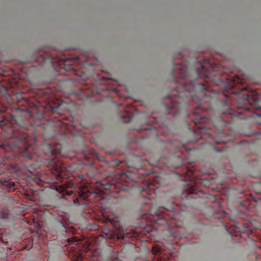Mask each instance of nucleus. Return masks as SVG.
<instances>
[{"label": "nucleus", "mask_w": 261, "mask_h": 261, "mask_svg": "<svg viewBox=\"0 0 261 261\" xmlns=\"http://www.w3.org/2000/svg\"><path fill=\"white\" fill-rule=\"evenodd\" d=\"M0 122H2V128L3 130L12 133L10 140L0 145V151L13 152L16 149L23 147L24 151L27 152L29 149L27 143L30 138H34L28 132L30 128L32 127L28 121L21 117L12 116L11 122L5 121L3 118Z\"/></svg>", "instance_id": "1"}, {"label": "nucleus", "mask_w": 261, "mask_h": 261, "mask_svg": "<svg viewBox=\"0 0 261 261\" xmlns=\"http://www.w3.org/2000/svg\"><path fill=\"white\" fill-rule=\"evenodd\" d=\"M100 185V190H91L87 187H83L80 188L79 191L76 192L73 181L69 180L66 184L60 186L57 191L63 195L71 196L72 197L77 195V197L73 199L74 203H77L78 205H85L87 204V202H92L95 198L100 196L102 190L113 192L116 189V185L114 184L101 182Z\"/></svg>", "instance_id": "2"}, {"label": "nucleus", "mask_w": 261, "mask_h": 261, "mask_svg": "<svg viewBox=\"0 0 261 261\" xmlns=\"http://www.w3.org/2000/svg\"><path fill=\"white\" fill-rule=\"evenodd\" d=\"M184 92L178 94V97L183 98L186 96L184 101L189 105L195 102L197 104L196 107V110H206L204 107V103H207L208 107L210 106L211 98L207 96L206 88L201 83H197L191 81L188 83L183 84Z\"/></svg>", "instance_id": "3"}, {"label": "nucleus", "mask_w": 261, "mask_h": 261, "mask_svg": "<svg viewBox=\"0 0 261 261\" xmlns=\"http://www.w3.org/2000/svg\"><path fill=\"white\" fill-rule=\"evenodd\" d=\"M259 101V99L255 91H252L250 94H245L238 100L237 107L239 109L251 111L252 109H256L255 105Z\"/></svg>", "instance_id": "4"}, {"label": "nucleus", "mask_w": 261, "mask_h": 261, "mask_svg": "<svg viewBox=\"0 0 261 261\" xmlns=\"http://www.w3.org/2000/svg\"><path fill=\"white\" fill-rule=\"evenodd\" d=\"M223 107L225 108V110L222 111V113L223 114H228L231 118H234V117L239 118L240 115L242 114L241 112H238L233 110L229 104L225 102H223Z\"/></svg>", "instance_id": "5"}, {"label": "nucleus", "mask_w": 261, "mask_h": 261, "mask_svg": "<svg viewBox=\"0 0 261 261\" xmlns=\"http://www.w3.org/2000/svg\"><path fill=\"white\" fill-rule=\"evenodd\" d=\"M48 150L45 152L48 155H56L61 154V146L60 143L55 144H48L46 146Z\"/></svg>", "instance_id": "6"}, {"label": "nucleus", "mask_w": 261, "mask_h": 261, "mask_svg": "<svg viewBox=\"0 0 261 261\" xmlns=\"http://www.w3.org/2000/svg\"><path fill=\"white\" fill-rule=\"evenodd\" d=\"M191 115L195 117L192 121L195 125L202 123L205 121V117L202 114H199L198 112H194Z\"/></svg>", "instance_id": "7"}, {"label": "nucleus", "mask_w": 261, "mask_h": 261, "mask_svg": "<svg viewBox=\"0 0 261 261\" xmlns=\"http://www.w3.org/2000/svg\"><path fill=\"white\" fill-rule=\"evenodd\" d=\"M51 164L54 166V169L55 171L57 173V175L59 176L60 177H61V176H62V172L63 171L62 164L59 161H58L57 162L53 161L52 162Z\"/></svg>", "instance_id": "8"}, {"label": "nucleus", "mask_w": 261, "mask_h": 261, "mask_svg": "<svg viewBox=\"0 0 261 261\" xmlns=\"http://www.w3.org/2000/svg\"><path fill=\"white\" fill-rule=\"evenodd\" d=\"M2 172L0 171V187L6 186L8 187L9 188L13 187L14 186V183L3 178L2 176Z\"/></svg>", "instance_id": "9"}, {"label": "nucleus", "mask_w": 261, "mask_h": 261, "mask_svg": "<svg viewBox=\"0 0 261 261\" xmlns=\"http://www.w3.org/2000/svg\"><path fill=\"white\" fill-rule=\"evenodd\" d=\"M181 103L178 102H175L173 103L171 109L173 110L176 111V115H180L182 113V110L181 109Z\"/></svg>", "instance_id": "10"}, {"label": "nucleus", "mask_w": 261, "mask_h": 261, "mask_svg": "<svg viewBox=\"0 0 261 261\" xmlns=\"http://www.w3.org/2000/svg\"><path fill=\"white\" fill-rule=\"evenodd\" d=\"M9 212L6 207H2L0 209V218L3 219H7L8 218Z\"/></svg>", "instance_id": "11"}, {"label": "nucleus", "mask_w": 261, "mask_h": 261, "mask_svg": "<svg viewBox=\"0 0 261 261\" xmlns=\"http://www.w3.org/2000/svg\"><path fill=\"white\" fill-rule=\"evenodd\" d=\"M155 223L158 224H159L161 225H165L167 224V221L164 218H161L158 219L155 221Z\"/></svg>", "instance_id": "12"}, {"label": "nucleus", "mask_w": 261, "mask_h": 261, "mask_svg": "<svg viewBox=\"0 0 261 261\" xmlns=\"http://www.w3.org/2000/svg\"><path fill=\"white\" fill-rule=\"evenodd\" d=\"M202 69L204 71H205V74L206 77H208L210 75L209 71L206 69V67L204 65H201Z\"/></svg>", "instance_id": "13"}, {"label": "nucleus", "mask_w": 261, "mask_h": 261, "mask_svg": "<svg viewBox=\"0 0 261 261\" xmlns=\"http://www.w3.org/2000/svg\"><path fill=\"white\" fill-rule=\"evenodd\" d=\"M151 185V184H148V183H147L146 185V188H144L142 191H145V190H151V188H150V186Z\"/></svg>", "instance_id": "14"}, {"label": "nucleus", "mask_w": 261, "mask_h": 261, "mask_svg": "<svg viewBox=\"0 0 261 261\" xmlns=\"http://www.w3.org/2000/svg\"><path fill=\"white\" fill-rule=\"evenodd\" d=\"M187 174L188 176H191L193 175V172L191 169H188L187 171Z\"/></svg>", "instance_id": "15"}, {"label": "nucleus", "mask_w": 261, "mask_h": 261, "mask_svg": "<svg viewBox=\"0 0 261 261\" xmlns=\"http://www.w3.org/2000/svg\"><path fill=\"white\" fill-rule=\"evenodd\" d=\"M195 74H196L197 77H199L200 76L199 73L197 70H195Z\"/></svg>", "instance_id": "16"}, {"label": "nucleus", "mask_w": 261, "mask_h": 261, "mask_svg": "<svg viewBox=\"0 0 261 261\" xmlns=\"http://www.w3.org/2000/svg\"><path fill=\"white\" fill-rule=\"evenodd\" d=\"M181 68V65H177L175 67V69H180Z\"/></svg>", "instance_id": "17"}, {"label": "nucleus", "mask_w": 261, "mask_h": 261, "mask_svg": "<svg viewBox=\"0 0 261 261\" xmlns=\"http://www.w3.org/2000/svg\"><path fill=\"white\" fill-rule=\"evenodd\" d=\"M205 64H207L210 65V62L208 59L205 60L204 61Z\"/></svg>", "instance_id": "18"}, {"label": "nucleus", "mask_w": 261, "mask_h": 261, "mask_svg": "<svg viewBox=\"0 0 261 261\" xmlns=\"http://www.w3.org/2000/svg\"><path fill=\"white\" fill-rule=\"evenodd\" d=\"M116 162L117 165H118L119 164H120L121 163V162L118 160H117Z\"/></svg>", "instance_id": "19"}, {"label": "nucleus", "mask_w": 261, "mask_h": 261, "mask_svg": "<svg viewBox=\"0 0 261 261\" xmlns=\"http://www.w3.org/2000/svg\"><path fill=\"white\" fill-rule=\"evenodd\" d=\"M31 107H34L35 109H36L37 106H36V105L32 104V106Z\"/></svg>", "instance_id": "20"}, {"label": "nucleus", "mask_w": 261, "mask_h": 261, "mask_svg": "<svg viewBox=\"0 0 261 261\" xmlns=\"http://www.w3.org/2000/svg\"><path fill=\"white\" fill-rule=\"evenodd\" d=\"M5 110L2 109H0V113H4L5 112Z\"/></svg>", "instance_id": "21"}, {"label": "nucleus", "mask_w": 261, "mask_h": 261, "mask_svg": "<svg viewBox=\"0 0 261 261\" xmlns=\"http://www.w3.org/2000/svg\"><path fill=\"white\" fill-rule=\"evenodd\" d=\"M215 142L217 144H219L221 143V142L220 141H217V140H215Z\"/></svg>", "instance_id": "22"}, {"label": "nucleus", "mask_w": 261, "mask_h": 261, "mask_svg": "<svg viewBox=\"0 0 261 261\" xmlns=\"http://www.w3.org/2000/svg\"><path fill=\"white\" fill-rule=\"evenodd\" d=\"M190 192H191V193H195V191H194V190L192 189V190L190 191Z\"/></svg>", "instance_id": "23"}, {"label": "nucleus", "mask_w": 261, "mask_h": 261, "mask_svg": "<svg viewBox=\"0 0 261 261\" xmlns=\"http://www.w3.org/2000/svg\"><path fill=\"white\" fill-rule=\"evenodd\" d=\"M113 90L115 92H118V90L117 89H114Z\"/></svg>", "instance_id": "24"}, {"label": "nucleus", "mask_w": 261, "mask_h": 261, "mask_svg": "<svg viewBox=\"0 0 261 261\" xmlns=\"http://www.w3.org/2000/svg\"><path fill=\"white\" fill-rule=\"evenodd\" d=\"M71 69V67H69L67 68V69H68V70H70V69Z\"/></svg>", "instance_id": "25"}, {"label": "nucleus", "mask_w": 261, "mask_h": 261, "mask_svg": "<svg viewBox=\"0 0 261 261\" xmlns=\"http://www.w3.org/2000/svg\"><path fill=\"white\" fill-rule=\"evenodd\" d=\"M52 112H56V111H55V110H54V109L53 108V109H52Z\"/></svg>", "instance_id": "26"}, {"label": "nucleus", "mask_w": 261, "mask_h": 261, "mask_svg": "<svg viewBox=\"0 0 261 261\" xmlns=\"http://www.w3.org/2000/svg\"><path fill=\"white\" fill-rule=\"evenodd\" d=\"M60 107H61V106H59V107L57 108V110H58V109H59V108H60Z\"/></svg>", "instance_id": "27"}]
</instances>
